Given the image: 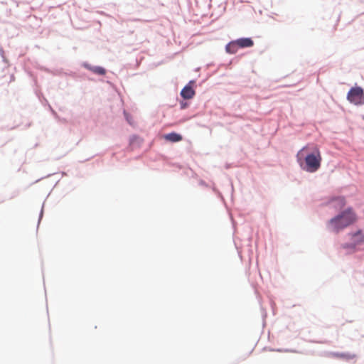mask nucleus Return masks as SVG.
I'll return each mask as SVG.
<instances>
[{
	"label": "nucleus",
	"mask_w": 364,
	"mask_h": 364,
	"mask_svg": "<svg viewBox=\"0 0 364 364\" xmlns=\"http://www.w3.org/2000/svg\"><path fill=\"white\" fill-rule=\"evenodd\" d=\"M239 48H250L254 45L253 41L250 38H242L236 40Z\"/></svg>",
	"instance_id": "423d86ee"
},
{
	"label": "nucleus",
	"mask_w": 364,
	"mask_h": 364,
	"mask_svg": "<svg viewBox=\"0 0 364 364\" xmlns=\"http://www.w3.org/2000/svg\"><path fill=\"white\" fill-rule=\"evenodd\" d=\"M348 100L355 105H361L364 104V91L360 87H352L347 95Z\"/></svg>",
	"instance_id": "20e7f679"
},
{
	"label": "nucleus",
	"mask_w": 364,
	"mask_h": 364,
	"mask_svg": "<svg viewBox=\"0 0 364 364\" xmlns=\"http://www.w3.org/2000/svg\"><path fill=\"white\" fill-rule=\"evenodd\" d=\"M306 149V146L304 147L298 154H297V157H299L300 155L302 154L303 151H304V150Z\"/></svg>",
	"instance_id": "9b49d317"
},
{
	"label": "nucleus",
	"mask_w": 364,
	"mask_h": 364,
	"mask_svg": "<svg viewBox=\"0 0 364 364\" xmlns=\"http://www.w3.org/2000/svg\"><path fill=\"white\" fill-rule=\"evenodd\" d=\"M305 166L304 169L307 172L314 173L318 171L321 167L322 156L319 149L315 146L312 153L306 156Z\"/></svg>",
	"instance_id": "f03ea898"
},
{
	"label": "nucleus",
	"mask_w": 364,
	"mask_h": 364,
	"mask_svg": "<svg viewBox=\"0 0 364 364\" xmlns=\"http://www.w3.org/2000/svg\"><path fill=\"white\" fill-rule=\"evenodd\" d=\"M181 95L184 99H191L195 95V91L191 86H186L181 92Z\"/></svg>",
	"instance_id": "39448f33"
},
{
	"label": "nucleus",
	"mask_w": 364,
	"mask_h": 364,
	"mask_svg": "<svg viewBox=\"0 0 364 364\" xmlns=\"http://www.w3.org/2000/svg\"><path fill=\"white\" fill-rule=\"evenodd\" d=\"M357 220L355 213L351 208H348L328 222V228L336 233L354 223Z\"/></svg>",
	"instance_id": "f257e3e1"
},
{
	"label": "nucleus",
	"mask_w": 364,
	"mask_h": 364,
	"mask_svg": "<svg viewBox=\"0 0 364 364\" xmlns=\"http://www.w3.org/2000/svg\"><path fill=\"white\" fill-rule=\"evenodd\" d=\"M164 139L167 141H171V142H178L182 140L183 137L181 134L171 132L169 134H167L164 135Z\"/></svg>",
	"instance_id": "0eeeda50"
},
{
	"label": "nucleus",
	"mask_w": 364,
	"mask_h": 364,
	"mask_svg": "<svg viewBox=\"0 0 364 364\" xmlns=\"http://www.w3.org/2000/svg\"><path fill=\"white\" fill-rule=\"evenodd\" d=\"M238 48H239V46H238L236 41L230 42L225 47V50H226L227 53H230V54L236 53Z\"/></svg>",
	"instance_id": "6e6552de"
},
{
	"label": "nucleus",
	"mask_w": 364,
	"mask_h": 364,
	"mask_svg": "<svg viewBox=\"0 0 364 364\" xmlns=\"http://www.w3.org/2000/svg\"><path fill=\"white\" fill-rule=\"evenodd\" d=\"M89 70H90L91 71H92L95 74H97V75H105L106 73V70L105 68H102V67H90V66H86Z\"/></svg>",
	"instance_id": "1a4fd4ad"
},
{
	"label": "nucleus",
	"mask_w": 364,
	"mask_h": 364,
	"mask_svg": "<svg viewBox=\"0 0 364 364\" xmlns=\"http://www.w3.org/2000/svg\"><path fill=\"white\" fill-rule=\"evenodd\" d=\"M336 200L338 201V206L340 208H342L343 207L345 206L346 205V201H345V198H343V197H339L336 199Z\"/></svg>",
	"instance_id": "9d476101"
},
{
	"label": "nucleus",
	"mask_w": 364,
	"mask_h": 364,
	"mask_svg": "<svg viewBox=\"0 0 364 364\" xmlns=\"http://www.w3.org/2000/svg\"><path fill=\"white\" fill-rule=\"evenodd\" d=\"M348 237L350 242L343 244L341 247L343 249H349L354 251L358 245L364 243V232L361 230L349 233Z\"/></svg>",
	"instance_id": "7ed1b4c3"
}]
</instances>
